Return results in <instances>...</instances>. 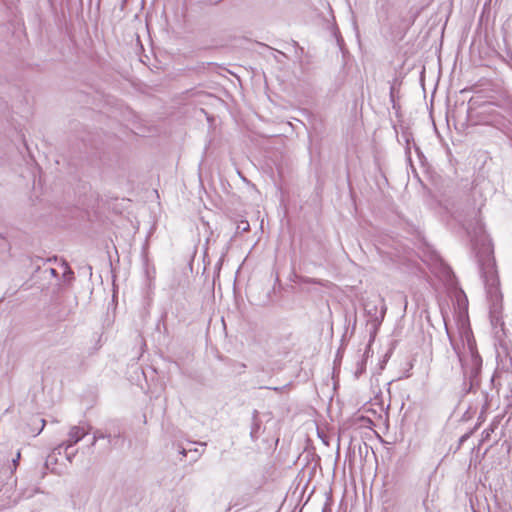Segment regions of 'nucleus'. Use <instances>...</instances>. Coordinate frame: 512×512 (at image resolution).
Segmentation results:
<instances>
[{
  "mask_svg": "<svg viewBox=\"0 0 512 512\" xmlns=\"http://www.w3.org/2000/svg\"><path fill=\"white\" fill-rule=\"evenodd\" d=\"M473 248L476 251V258L479 266L481 278L483 280L488 299L493 306L501 301L500 282L496 271L495 259L493 256V247L487 238H482L481 242L473 241Z\"/></svg>",
  "mask_w": 512,
  "mask_h": 512,
  "instance_id": "f257e3e1",
  "label": "nucleus"
},
{
  "mask_svg": "<svg viewBox=\"0 0 512 512\" xmlns=\"http://www.w3.org/2000/svg\"><path fill=\"white\" fill-rule=\"evenodd\" d=\"M508 115L502 112V109L493 103L483 105L475 115V123L480 125H488L497 130L506 133L511 126L512 111H506Z\"/></svg>",
  "mask_w": 512,
  "mask_h": 512,
  "instance_id": "f03ea898",
  "label": "nucleus"
},
{
  "mask_svg": "<svg viewBox=\"0 0 512 512\" xmlns=\"http://www.w3.org/2000/svg\"><path fill=\"white\" fill-rule=\"evenodd\" d=\"M469 356L466 358L457 352L463 373L469 378L470 390L479 385L478 376L482 368V358L479 355L474 342H468Z\"/></svg>",
  "mask_w": 512,
  "mask_h": 512,
  "instance_id": "7ed1b4c3",
  "label": "nucleus"
},
{
  "mask_svg": "<svg viewBox=\"0 0 512 512\" xmlns=\"http://www.w3.org/2000/svg\"><path fill=\"white\" fill-rule=\"evenodd\" d=\"M90 430L91 426L88 424L72 426L68 432L67 441L60 444L55 450H58V453H60V450L64 448L66 451L68 448L81 441L90 432Z\"/></svg>",
  "mask_w": 512,
  "mask_h": 512,
  "instance_id": "20e7f679",
  "label": "nucleus"
},
{
  "mask_svg": "<svg viewBox=\"0 0 512 512\" xmlns=\"http://www.w3.org/2000/svg\"><path fill=\"white\" fill-rule=\"evenodd\" d=\"M365 312L372 318L376 325H380L386 313V306L382 298L377 301H367L364 304Z\"/></svg>",
  "mask_w": 512,
  "mask_h": 512,
  "instance_id": "39448f33",
  "label": "nucleus"
},
{
  "mask_svg": "<svg viewBox=\"0 0 512 512\" xmlns=\"http://www.w3.org/2000/svg\"><path fill=\"white\" fill-rule=\"evenodd\" d=\"M261 428V420L259 419V412L257 410L253 411L252 415V424L250 430V437L252 441H256L259 438V431Z\"/></svg>",
  "mask_w": 512,
  "mask_h": 512,
  "instance_id": "423d86ee",
  "label": "nucleus"
},
{
  "mask_svg": "<svg viewBox=\"0 0 512 512\" xmlns=\"http://www.w3.org/2000/svg\"><path fill=\"white\" fill-rule=\"evenodd\" d=\"M498 423L499 421L498 420H494L490 427L485 429L483 432H482V441H487L491 435V433L494 432L495 428H497L498 426Z\"/></svg>",
  "mask_w": 512,
  "mask_h": 512,
  "instance_id": "0eeeda50",
  "label": "nucleus"
},
{
  "mask_svg": "<svg viewBox=\"0 0 512 512\" xmlns=\"http://www.w3.org/2000/svg\"><path fill=\"white\" fill-rule=\"evenodd\" d=\"M105 438H107L109 440V442L111 443V436L110 435H106L103 432H101L100 430H96L94 432V434H93V441H92L91 445L94 446L95 443L97 442V440L105 439Z\"/></svg>",
  "mask_w": 512,
  "mask_h": 512,
  "instance_id": "6e6552de",
  "label": "nucleus"
},
{
  "mask_svg": "<svg viewBox=\"0 0 512 512\" xmlns=\"http://www.w3.org/2000/svg\"><path fill=\"white\" fill-rule=\"evenodd\" d=\"M299 281L301 283H305V284H320V285H322V282L320 280H317L314 278H309V277H304V276H300Z\"/></svg>",
  "mask_w": 512,
  "mask_h": 512,
  "instance_id": "1a4fd4ad",
  "label": "nucleus"
},
{
  "mask_svg": "<svg viewBox=\"0 0 512 512\" xmlns=\"http://www.w3.org/2000/svg\"><path fill=\"white\" fill-rule=\"evenodd\" d=\"M187 452H188V450H187L186 448H184V447H180V449H179V453H180L183 457H185V456L187 455ZM189 452H195V453H197V455L193 458V461H196V460L198 459V457L201 455V453L198 451V449H194V450L189 449Z\"/></svg>",
  "mask_w": 512,
  "mask_h": 512,
  "instance_id": "9d476101",
  "label": "nucleus"
},
{
  "mask_svg": "<svg viewBox=\"0 0 512 512\" xmlns=\"http://www.w3.org/2000/svg\"><path fill=\"white\" fill-rule=\"evenodd\" d=\"M249 229H250V225H249L248 221L243 220L237 226V231L247 232V231H249Z\"/></svg>",
  "mask_w": 512,
  "mask_h": 512,
  "instance_id": "9b49d317",
  "label": "nucleus"
},
{
  "mask_svg": "<svg viewBox=\"0 0 512 512\" xmlns=\"http://www.w3.org/2000/svg\"><path fill=\"white\" fill-rule=\"evenodd\" d=\"M472 434V431L468 432V433H465L464 435H462L459 439V446H461L465 441H467L470 436Z\"/></svg>",
  "mask_w": 512,
  "mask_h": 512,
  "instance_id": "f8f14e48",
  "label": "nucleus"
},
{
  "mask_svg": "<svg viewBox=\"0 0 512 512\" xmlns=\"http://www.w3.org/2000/svg\"><path fill=\"white\" fill-rule=\"evenodd\" d=\"M20 460V452L17 453L16 457L12 460V463H13V466H14V469H16L17 465H18V462Z\"/></svg>",
  "mask_w": 512,
  "mask_h": 512,
  "instance_id": "ddd939ff",
  "label": "nucleus"
},
{
  "mask_svg": "<svg viewBox=\"0 0 512 512\" xmlns=\"http://www.w3.org/2000/svg\"><path fill=\"white\" fill-rule=\"evenodd\" d=\"M390 97H391V101L394 103V87H391V89H390Z\"/></svg>",
  "mask_w": 512,
  "mask_h": 512,
  "instance_id": "4468645a",
  "label": "nucleus"
},
{
  "mask_svg": "<svg viewBox=\"0 0 512 512\" xmlns=\"http://www.w3.org/2000/svg\"><path fill=\"white\" fill-rule=\"evenodd\" d=\"M50 272H51L52 275H56L57 274V272H56V270L54 268H51Z\"/></svg>",
  "mask_w": 512,
  "mask_h": 512,
  "instance_id": "2eb2a0df",
  "label": "nucleus"
},
{
  "mask_svg": "<svg viewBox=\"0 0 512 512\" xmlns=\"http://www.w3.org/2000/svg\"><path fill=\"white\" fill-rule=\"evenodd\" d=\"M41 422H42V427L41 429L39 430V432L43 429L44 425H45V420L44 419H41Z\"/></svg>",
  "mask_w": 512,
  "mask_h": 512,
  "instance_id": "dca6fc26",
  "label": "nucleus"
}]
</instances>
